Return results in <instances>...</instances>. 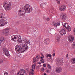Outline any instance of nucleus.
Instances as JSON below:
<instances>
[{
  "instance_id": "obj_23",
  "label": "nucleus",
  "mask_w": 75,
  "mask_h": 75,
  "mask_svg": "<svg viewBox=\"0 0 75 75\" xmlns=\"http://www.w3.org/2000/svg\"><path fill=\"white\" fill-rule=\"evenodd\" d=\"M61 19H65L67 18V16L63 14L62 16H61Z\"/></svg>"
},
{
  "instance_id": "obj_19",
  "label": "nucleus",
  "mask_w": 75,
  "mask_h": 75,
  "mask_svg": "<svg viewBox=\"0 0 75 75\" xmlns=\"http://www.w3.org/2000/svg\"><path fill=\"white\" fill-rule=\"evenodd\" d=\"M71 64H75V58H72L71 59Z\"/></svg>"
},
{
  "instance_id": "obj_28",
  "label": "nucleus",
  "mask_w": 75,
  "mask_h": 75,
  "mask_svg": "<svg viewBox=\"0 0 75 75\" xmlns=\"http://www.w3.org/2000/svg\"><path fill=\"white\" fill-rule=\"evenodd\" d=\"M47 67L49 69H51V67L49 64H47Z\"/></svg>"
},
{
  "instance_id": "obj_36",
  "label": "nucleus",
  "mask_w": 75,
  "mask_h": 75,
  "mask_svg": "<svg viewBox=\"0 0 75 75\" xmlns=\"http://www.w3.org/2000/svg\"><path fill=\"white\" fill-rule=\"evenodd\" d=\"M36 58H37V59H39V58H40V57H39V56H38V55H37L36 56Z\"/></svg>"
},
{
  "instance_id": "obj_26",
  "label": "nucleus",
  "mask_w": 75,
  "mask_h": 75,
  "mask_svg": "<svg viewBox=\"0 0 75 75\" xmlns=\"http://www.w3.org/2000/svg\"><path fill=\"white\" fill-rule=\"evenodd\" d=\"M38 61V60H37V59L36 58H34L33 59V63H35V62H36Z\"/></svg>"
},
{
  "instance_id": "obj_8",
  "label": "nucleus",
  "mask_w": 75,
  "mask_h": 75,
  "mask_svg": "<svg viewBox=\"0 0 75 75\" xmlns=\"http://www.w3.org/2000/svg\"><path fill=\"white\" fill-rule=\"evenodd\" d=\"M66 8V6L64 5H61L59 6V10L60 11H64Z\"/></svg>"
},
{
  "instance_id": "obj_18",
  "label": "nucleus",
  "mask_w": 75,
  "mask_h": 75,
  "mask_svg": "<svg viewBox=\"0 0 75 75\" xmlns=\"http://www.w3.org/2000/svg\"><path fill=\"white\" fill-rule=\"evenodd\" d=\"M50 13H53L55 14L56 13V9L54 8H53L50 11Z\"/></svg>"
},
{
  "instance_id": "obj_4",
  "label": "nucleus",
  "mask_w": 75,
  "mask_h": 75,
  "mask_svg": "<svg viewBox=\"0 0 75 75\" xmlns=\"http://www.w3.org/2000/svg\"><path fill=\"white\" fill-rule=\"evenodd\" d=\"M3 5L6 11H8V10H10V8L11 7V2H9L8 4L7 2H4L3 3Z\"/></svg>"
},
{
  "instance_id": "obj_49",
  "label": "nucleus",
  "mask_w": 75,
  "mask_h": 75,
  "mask_svg": "<svg viewBox=\"0 0 75 75\" xmlns=\"http://www.w3.org/2000/svg\"><path fill=\"white\" fill-rule=\"evenodd\" d=\"M47 19H50V18H48Z\"/></svg>"
},
{
  "instance_id": "obj_48",
  "label": "nucleus",
  "mask_w": 75,
  "mask_h": 75,
  "mask_svg": "<svg viewBox=\"0 0 75 75\" xmlns=\"http://www.w3.org/2000/svg\"><path fill=\"white\" fill-rule=\"evenodd\" d=\"M1 44L0 43V47H1Z\"/></svg>"
},
{
  "instance_id": "obj_11",
  "label": "nucleus",
  "mask_w": 75,
  "mask_h": 75,
  "mask_svg": "<svg viewBox=\"0 0 75 75\" xmlns=\"http://www.w3.org/2000/svg\"><path fill=\"white\" fill-rule=\"evenodd\" d=\"M25 71L23 69L20 70L17 73V75H24Z\"/></svg>"
},
{
  "instance_id": "obj_3",
  "label": "nucleus",
  "mask_w": 75,
  "mask_h": 75,
  "mask_svg": "<svg viewBox=\"0 0 75 75\" xmlns=\"http://www.w3.org/2000/svg\"><path fill=\"white\" fill-rule=\"evenodd\" d=\"M17 39V40L16 41H18V43H22L23 45H22L24 46V47H26V48L28 47L27 45V44H30L29 40L25 39H23L22 40L20 38L19 36H18V38Z\"/></svg>"
},
{
  "instance_id": "obj_17",
  "label": "nucleus",
  "mask_w": 75,
  "mask_h": 75,
  "mask_svg": "<svg viewBox=\"0 0 75 75\" xmlns=\"http://www.w3.org/2000/svg\"><path fill=\"white\" fill-rule=\"evenodd\" d=\"M66 29L67 32H68L69 33L70 32L71 30V27L69 26Z\"/></svg>"
},
{
  "instance_id": "obj_24",
  "label": "nucleus",
  "mask_w": 75,
  "mask_h": 75,
  "mask_svg": "<svg viewBox=\"0 0 75 75\" xmlns=\"http://www.w3.org/2000/svg\"><path fill=\"white\" fill-rule=\"evenodd\" d=\"M4 38L2 37H0V43H2L4 42Z\"/></svg>"
},
{
  "instance_id": "obj_35",
  "label": "nucleus",
  "mask_w": 75,
  "mask_h": 75,
  "mask_svg": "<svg viewBox=\"0 0 75 75\" xmlns=\"http://www.w3.org/2000/svg\"><path fill=\"white\" fill-rule=\"evenodd\" d=\"M43 66L44 67H46V64H43Z\"/></svg>"
},
{
  "instance_id": "obj_7",
  "label": "nucleus",
  "mask_w": 75,
  "mask_h": 75,
  "mask_svg": "<svg viewBox=\"0 0 75 75\" xmlns=\"http://www.w3.org/2000/svg\"><path fill=\"white\" fill-rule=\"evenodd\" d=\"M59 33L61 35H64L67 34V30L66 29H64V28H62L60 30Z\"/></svg>"
},
{
  "instance_id": "obj_31",
  "label": "nucleus",
  "mask_w": 75,
  "mask_h": 75,
  "mask_svg": "<svg viewBox=\"0 0 75 75\" xmlns=\"http://www.w3.org/2000/svg\"><path fill=\"white\" fill-rule=\"evenodd\" d=\"M40 62L42 64H44V60H40Z\"/></svg>"
},
{
  "instance_id": "obj_46",
  "label": "nucleus",
  "mask_w": 75,
  "mask_h": 75,
  "mask_svg": "<svg viewBox=\"0 0 75 75\" xmlns=\"http://www.w3.org/2000/svg\"><path fill=\"white\" fill-rule=\"evenodd\" d=\"M44 75H47V74L46 73H44Z\"/></svg>"
},
{
  "instance_id": "obj_44",
  "label": "nucleus",
  "mask_w": 75,
  "mask_h": 75,
  "mask_svg": "<svg viewBox=\"0 0 75 75\" xmlns=\"http://www.w3.org/2000/svg\"><path fill=\"white\" fill-rule=\"evenodd\" d=\"M68 54H67L66 55V58H68Z\"/></svg>"
},
{
  "instance_id": "obj_10",
  "label": "nucleus",
  "mask_w": 75,
  "mask_h": 75,
  "mask_svg": "<svg viewBox=\"0 0 75 75\" xmlns=\"http://www.w3.org/2000/svg\"><path fill=\"white\" fill-rule=\"evenodd\" d=\"M54 27H58L60 24V21H54L52 23Z\"/></svg>"
},
{
  "instance_id": "obj_50",
  "label": "nucleus",
  "mask_w": 75,
  "mask_h": 75,
  "mask_svg": "<svg viewBox=\"0 0 75 75\" xmlns=\"http://www.w3.org/2000/svg\"><path fill=\"white\" fill-rule=\"evenodd\" d=\"M48 41V40H46V41Z\"/></svg>"
},
{
  "instance_id": "obj_22",
  "label": "nucleus",
  "mask_w": 75,
  "mask_h": 75,
  "mask_svg": "<svg viewBox=\"0 0 75 75\" xmlns=\"http://www.w3.org/2000/svg\"><path fill=\"white\" fill-rule=\"evenodd\" d=\"M4 18V15L3 13L0 14V19H2V18Z\"/></svg>"
},
{
  "instance_id": "obj_6",
  "label": "nucleus",
  "mask_w": 75,
  "mask_h": 75,
  "mask_svg": "<svg viewBox=\"0 0 75 75\" xmlns=\"http://www.w3.org/2000/svg\"><path fill=\"white\" fill-rule=\"evenodd\" d=\"M57 65H63V60L62 58L59 59H57Z\"/></svg>"
},
{
  "instance_id": "obj_45",
  "label": "nucleus",
  "mask_w": 75,
  "mask_h": 75,
  "mask_svg": "<svg viewBox=\"0 0 75 75\" xmlns=\"http://www.w3.org/2000/svg\"><path fill=\"white\" fill-rule=\"evenodd\" d=\"M45 18V16L43 15V18Z\"/></svg>"
},
{
  "instance_id": "obj_14",
  "label": "nucleus",
  "mask_w": 75,
  "mask_h": 75,
  "mask_svg": "<svg viewBox=\"0 0 75 75\" xmlns=\"http://www.w3.org/2000/svg\"><path fill=\"white\" fill-rule=\"evenodd\" d=\"M3 52L4 54H5V55L7 57H8L9 55V52H8L7 50L6 49H4L3 50Z\"/></svg>"
},
{
  "instance_id": "obj_43",
  "label": "nucleus",
  "mask_w": 75,
  "mask_h": 75,
  "mask_svg": "<svg viewBox=\"0 0 75 75\" xmlns=\"http://www.w3.org/2000/svg\"><path fill=\"white\" fill-rule=\"evenodd\" d=\"M48 54H46L45 55V56L46 57H48Z\"/></svg>"
},
{
  "instance_id": "obj_2",
  "label": "nucleus",
  "mask_w": 75,
  "mask_h": 75,
  "mask_svg": "<svg viewBox=\"0 0 75 75\" xmlns=\"http://www.w3.org/2000/svg\"><path fill=\"white\" fill-rule=\"evenodd\" d=\"M24 46H18L17 45L15 47V51H17L16 52L18 54H19L20 52H24L25 50H27V49H28V47L26 48L25 47H24Z\"/></svg>"
},
{
  "instance_id": "obj_37",
  "label": "nucleus",
  "mask_w": 75,
  "mask_h": 75,
  "mask_svg": "<svg viewBox=\"0 0 75 75\" xmlns=\"http://www.w3.org/2000/svg\"><path fill=\"white\" fill-rule=\"evenodd\" d=\"M4 75H8V73L7 72H6L4 73Z\"/></svg>"
},
{
  "instance_id": "obj_16",
  "label": "nucleus",
  "mask_w": 75,
  "mask_h": 75,
  "mask_svg": "<svg viewBox=\"0 0 75 75\" xmlns=\"http://www.w3.org/2000/svg\"><path fill=\"white\" fill-rule=\"evenodd\" d=\"M46 4V2L42 3L40 5V7L41 8H42V9H44V8H45L44 6H45V5Z\"/></svg>"
},
{
  "instance_id": "obj_41",
  "label": "nucleus",
  "mask_w": 75,
  "mask_h": 75,
  "mask_svg": "<svg viewBox=\"0 0 75 75\" xmlns=\"http://www.w3.org/2000/svg\"><path fill=\"white\" fill-rule=\"evenodd\" d=\"M41 55H42V57H43V58H44V55H43V54H41Z\"/></svg>"
},
{
  "instance_id": "obj_29",
  "label": "nucleus",
  "mask_w": 75,
  "mask_h": 75,
  "mask_svg": "<svg viewBox=\"0 0 75 75\" xmlns=\"http://www.w3.org/2000/svg\"><path fill=\"white\" fill-rule=\"evenodd\" d=\"M72 48H73V49H75V42H74L73 43Z\"/></svg>"
},
{
  "instance_id": "obj_47",
  "label": "nucleus",
  "mask_w": 75,
  "mask_h": 75,
  "mask_svg": "<svg viewBox=\"0 0 75 75\" xmlns=\"http://www.w3.org/2000/svg\"><path fill=\"white\" fill-rule=\"evenodd\" d=\"M47 21H49V20H50V19H47Z\"/></svg>"
},
{
  "instance_id": "obj_5",
  "label": "nucleus",
  "mask_w": 75,
  "mask_h": 75,
  "mask_svg": "<svg viewBox=\"0 0 75 75\" xmlns=\"http://www.w3.org/2000/svg\"><path fill=\"white\" fill-rule=\"evenodd\" d=\"M7 23V21L4 20V19H1L0 20V27L4 26Z\"/></svg>"
},
{
  "instance_id": "obj_34",
  "label": "nucleus",
  "mask_w": 75,
  "mask_h": 75,
  "mask_svg": "<svg viewBox=\"0 0 75 75\" xmlns=\"http://www.w3.org/2000/svg\"><path fill=\"white\" fill-rule=\"evenodd\" d=\"M43 57H40V59H41L40 60H44V59H43Z\"/></svg>"
},
{
  "instance_id": "obj_21",
  "label": "nucleus",
  "mask_w": 75,
  "mask_h": 75,
  "mask_svg": "<svg viewBox=\"0 0 75 75\" xmlns=\"http://www.w3.org/2000/svg\"><path fill=\"white\" fill-rule=\"evenodd\" d=\"M60 41V38L59 36L57 37H56V41L57 42H59Z\"/></svg>"
},
{
  "instance_id": "obj_30",
  "label": "nucleus",
  "mask_w": 75,
  "mask_h": 75,
  "mask_svg": "<svg viewBox=\"0 0 75 75\" xmlns=\"http://www.w3.org/2000/svg\"><path fill=\"white\" fill-rule=\"evenodd\" d=\"M51 55L50 54H48L47 55V58L48 57H50V59H51Z\"/></svg>"
},
{
  "instance_id": "obj_20",
  "label": "nucleus",
  "mask_w": 75,
  "mask_h": 75,
  "mask_svg": "<svg viewBox=\"0 0 75 75\" xmlns=\"http://www.w3.org/2000/svg\"><path fill=\"white\" fill-rule=\"evenodd\" d=\"M69 26L68 24L67 23H65L63 25V27L64 28H66Z\"/></svg>"
},
{
  "instance_id": "obj_12",
  "label": "nucleus",
  "mask_w": 75,
  "mask_h": 75,
  "mask_svg": "<svg viewBox=\"0 0 75 75\" xmlns=\"http://www.w3.org/2000/svg\"><path fill=\"white\" fill-rule=\"evenodd\" d=\"M74 40V37L72 35H70L69 36V41L70 42H72Z\"/></svg>"
},
{
  "instance_id": "obj_25",
  "label": "nucleus",
  "mask_w": 75,
  "mask_h": 75,
  "mask_svg": "<svg viewBox=\"0 0 75 75\" xmlns=\"http://www.w3.org/2000/svg\"><path fill=\"white\" fill-rule=\"evenodd\" d=\"M29 75H34V70L33 69H31V72L29 73Z\"/></svg>"
},
{
  "instance_id": "obj_27",
  "label": "nucleus",
  "mask_w": 75,
  "mask_h": 75,
  "mask_svg": "<svg viewBox=\"0 0 75 75\" xmlns=\"http://www.w3.org/2000/svg\"><path fill=\"white\" fill-rule=\"evenodd\" d=\"M35 66H36V64H34L33 65L32 68L33 69H35Z\"/></svg>"
},
{
  "instance_id": "obj_1",
  "label": "nucleus",
  "mask_w": 75,
  "mask_h": 75,
  "mask_svg": "<svg viewBox=\"0 0 75 75\" xmlns=\"http://www.w3.org/2000/svg\"><path fill=\"white\" fill-rule=\"evenodd\" d=\"M30 6L28 4H25L23 7V10L22 9H20L18 11L19 15L23 17L25 16V13H30L31 12H32L33 9L31 8H30Z\"/></svg>"
},
{
  "instance_id": "obj_9",
  "label": "nucleus",
  "mask_w": 75,
  "mask_h": 75,
  "mask_svg": "<svg viewBox=\"0 0 75 75\" xmlns=\"http://www.w3.org/2000/svg\"><path fill=\"white\" fill-rule=\"evenodd\" d=\"M18 38V36L17 35H13L11 37V39L14 42H17V38Z\"/></svg>"
},
{
  "instance_id": "obj_39",
  "label": "nucleus",
  "mask_w": 75,
  "mask_h": 75,
  "mask_svg": "<svg viewBox=\"0 0 75 75\" xmlns=\"http://www.w3.org/2000/svg\"><path fill=\"white\" fill-rule=\"evenodd\" d=\"M55 55V53H53V54H52V56L54 57Z\"/></svg>"
},
{
  "instance_id": "obj_38",
  "label": "nucleus",
  "mask_w": 75,
  "mask_h": 75,
  "mask_svg": "<svg viewBox=\"0 0 75 75\" xmlns=\"http://www.w3.org/2000/svg\"><path fill=\"white\" fill-rule=\"evenodd\" d=\"M45 70V69L44 68H42V71H44Z\"/></svg>"
},
{
  "instance_id": "obj_40",
  "label": "nucleus",
  "mask_w": 75,
  "mask_h": 75,
  "mask_svg": "<svg viewBox=\"0 0 75 75\" xmlns=\"http://www.w3.org/2000/svg\"><path fill=\"white\" fill-rule=\"evenodd\" d=\"M1 62H3V60L1 59L0 60V63H1Z\"/></svg>"
},
{
  "instance_id": "obj_32",
  "label": "nucleus",
  "mask_w": 75,
  "mask_h": 75,
  "mask_svg": "<svg viewBox=\"0 0 75 75\" xmlns=\"http://www.w3.org/2000/svg\"><path fill=\"white\" fill-rule=\"evenodd\" d=\"M46 72L47 73H50V71L49 69H47L46 70Z\"/></svg>"
},
{
  "instance_id": "obj_42",
  "label": "nucleus",
  "mask_w": 75,
  "mask_h": 75,
  "mask_svg": "<svg viewBox=\"0 0 75 75\" xmlns=\"http://www.w3.org/2000/svg\"><path fill=\"white\" fill-rule=\"evenodd\" d=\"M41 64V63L40 62H38V64Z\"/></svg>"
},
{
  "instance_id": "obj_15",
  "label": "nucleus",
  "mask_w": 75,
  "mask_h": 75,
  "mask_svg": "<svg viewBox=\"0 0 75 75\" xmlns=\"http://www.w3.org/2000/svg\"><path fill=\"white\" fill-rule=\"evenodd\" d=\"M62 71V68L60 67H58L56 69L55 72L57 73H59Z\"/></svg>"
},
{
  "instance_id": "obj_13",
  "label": "nucleus",
  "mask_w": 75,
  "mask_h": 75,
  "mask_svg": "<svg viewBox=\"0 0 75 75\" xmlns=\"http://www.w3.org/2000/svg\"><path fill=\"white\" fill-rule=\"evenodd\" d=\"M3 34L7 36L8 35V29L6 28L4 29L3 31Z\"/></svg>"
},
{
  "instance_id": "obj_33",
  "label": "nucleus",
  "mask_w": 75,
  "mask_h": 75,
  "mask_svg": "<svg viewBox=\"0 0 75 75\" xmlns=\"http://www.w3.org/2000/svg\"><path fill=\"white\" fill-rule=\"evenodd\" d=\"M57 1V3L59 4H61V2H60V1H58V0Z\"/></svg>"
}]
</instances>
